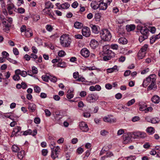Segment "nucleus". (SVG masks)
Returning <instances> with one entry per match:
<instances>
[{
	"label": "nucleus",
	"instance_id": "f257e3e1",
	"mask_svg": "<svg viewBox=\"0 0 160 160\" xmlns=\"http://www.w3.org/2000/svg\"><path fill=\"white\" fill-rule=\"evenodd\" d=\"M100 34L102 39L105 41H110L112 37L110 31L106 29L102 30Z\"/></svg>",
	"mask_w": 160,
	"mask_h": 160
},
{
	"label": "nucleus",
	"instance_id": "f03ea898",
	"mask_svg": "<svg viewBox=\"0 0 160 160\" xmlns=\"http://www.w3.org/2000/svg\"><path fill=\"white\" fill-rule=\"evenodd\" d=\"M60 43L61 45L65 47H68L70 46L71 40L68 37V35H63L60 38Z\"/></svg>",
	"mask_w": 160,
	"mask_h": 160
},
{
	"label": "nucleus",
	"instance_id": "7ed1b4c3",
	"mask_svg": "<svg viewBox=\"0 0 160 160\" xmlns=\"http://www.w3.org/2000/svg\"><path fill=\"white\" fill-rule=\"evenodd\" d=\"M20 31L27 38H30L33 35L32 30L29 28H26L25 25H23L21 27Z\"/></svg>",
	"mask_w": 160,
	"mask_h": 160
},
{
	"label": "nucleus",
	"instance_id": "20e7f679",
	"mask_svg": "<svg viewBox=\"0 0 160 160\" xmlns=\"http://www.w3.org/2000/svg\"><path fill=\"white\" fill-rule=\"evenodd\" d=\"M137 29L140 31L141 33L144 36H148L149 30L146 27H143L141 24L138 25L137 26Z\"/></svg>",
	"mask_w": 160,
	"mask_h": 160
},
{
	"label": "nucleus",
	"instance_id": "39448f33",
	"mask_svg": "<svg viewBox=\"0 0 160 160\" xmlns=\"http://www.w3.org/2000/svg\"><path fill=\"white\" fill-rule=\"evenodd\" d=\"M147 136L146 134L143 132L138 131L134 132L132 134V137L134 138H143L146 137Z\"/></svg>",
	"mask_w": 160,
	"mask_h": 160
},
{
	"label": "nucleus",
	"instance_id": "423d86ee",
	"mask_svg": "<svg viewBox=\"0 0 160 160\" xmlns=\"http://www.w3.org/2000/svg\"><path fill=\"white\" fill-rule=\"evenodd\" d=\"M60 148L57 146L55 147L53 149H51L52 153L51 157L53 159H55L58 157L59 152H60Z\"/></svg>",
	"mask_w": 160,
	"mask_h": 160
},
{
	"label": "nucleus",
	"instance_id": "0eeeda50",
	"mask_svg": "<svg viewBox=\"0 0 160 160\" xmlns=\"http://www.w3.org/2000/svg\"><path fill=\"white\" fill-rule=\"evenodd\" d=\"M98 98V96L97 94H89L87 98V100L89 102L92 103L97 100Z\"/></svg>",
	"mask_w": 160,
	"mask_h": 160
},
{
	"label": "nucleus",
	"instance_id": "6e6552de",
	"mask_svg": "<svg viewBox=\"0 0 160 160\" xmlns=\"http://www.w3.org/2000/svg\"><path fill=\"white\" fill-rule=\"evenodd\" d=\"M156 78V76L155 74H152L149 75L146 80L144 81L143 83H146L147 82L149 83L155 82Z\"/></svg>",
	"mask_w": 160,
	"mask_h": 160
},
{
	"label": "nucleus",
	"instance_id": "1a4fd4ad",
	"mask_svg": "<svg viewBox=\"0 0 160 160\" xmlns=\"http://www.w3.org/2000/svg\"><path fill=\"white\" fill-rule=\"evenodd\" d=\"M79 126L80 129L83 132H87L89 130L87 124L84 122H80Z\"/></svg>",
	"mask_w": 160,
	"mask_h": 160
},
{
	"label": "nucleus",
	"instance_id": "9d476101",
	"mask_svg": "<svg viewBox=\"0 0 160 160\" xmlns=\"http://www.w3.org/2000/svg\"><path fill=\"white\" fill-rule=\"evenodd\" d=\"M82 35L86 37H89L91 33L89 28L86 27L83 28L82 29Z\"/></svg>",
	"mask_w": 160,
	"mask_h": 160
},
{
	"label": "nucleus",
	"instance_id": "9b49d317",
	"mask_svg": "<svg viewBox=\"0 0 160 160\" xmlns=\"http://www.w3.org/2000/svg\"><path fill=\"white\" fill-rule=\"evenodd\" d=\"M123 142L124 144H127L131 142V136L130 134H125L123 135Z\"/></svg>",
	"mask_w": 160,
	"mask_h": 160
},
{
	"label": "nucleus",
	"instance_id": "f8f14e48",
	"mask_svg": "<svg viewBox=\"0 0 160 160\" xmlns=\"http://www.w3.org/2000/svg\"><path fill=\"white\" fill-rule=\"evenodd\" d=\"M81 53L82 56L85 58L88 57L90 55L89 51L86 48L82 49L81 51Z\"/></svg>",
	"mask_w": 160,
	"mask_h": 160
},
{
	"label": "nucleus",
	"instance_id": "ddd939ff",
	"mask_svg": "<svg viewBox=\"0 0 160 160\" xmlns=\"http://www.w3.org/2000/svg\"><path fill=\"white\" fill-rule=\"evenodd\" d=\"M103 120L106 122H108L110 123H112L116 121V119L108 117H105L103 118Z\"/></svg>",
	"mask_w": 160,
	"mask_h": 160
},
{
	"label": "nucleus",
	"instance_id": "4468645a",
	"mask_svg": "<svg viewBox=\"0 0 160 160\" xmlns=\"http://www.w3.org/2000/svg\"><path fill=\"white\" fill-rule=\"evenodd\" d=\"M14 7L15 6L13 3L8 5L7 10L10 15L12 14L13 12V9Z\"/></svg>",
	"mask_w": 160,
	"mask_h": 160
},
{
	"label": "nucleus",
	"instance_id": "2eb2a0df",
	"mask_svg": "<svg viewBox=\"0 0 160 160\" xmlns=\"http://www.w3.org/2000/svg\"><path fill=\"white\" fill-rule=\"evenodd\" d=\"M91 6L94 9H97L99 7L98 2L95 1H92L91 3Z\"/></svg>",
	"mask_w": 160,
	"mask_h": 160
},
{
	"label": "nucleus",
	"instance_id": "dca6fc26",
	"mask_svg": "<svg viewBox=\"0 0 160 160\" xmlns=\"http://www.w3.org/2000/svg\"><path fill=\"white\" fill-rule=\"evenodd\" d=\"M21 130V128L19 126H16L13 130L12 134L11 136L12 137L14 135H16V134L18 133Z\"/></svg>",
	"mask_w": 160,
	"mask_h": 160
},
{
	"label": "nucleus",
	"instance_id": "f3484780",
	"mask_svg": "<svg viewBox=\"0 0 160 160\" xmlns=\"http://www.w3.org/2000/svg\"><path fill=\"white\" fill-rule=\"evenodd\" d=\"M107 4L103 2H101L99 3V7L100 10H105L107 8Z\"/></svg>",
	"mask_w": 160,
	"mask_h": 160
},
{
	"label": "nucleus",
	"instance_id": "a211bd4d",
	"mask_svg": "<svg viewBox=\"0 0 160 160\" xmlns=\"http://www.w3.org/2000/svg\"><path fill=\"white\" fill-rule=\"evenodd\" d=\"M28 108L29 110L31 111L32 112H34L36 110V106L34 103H30L29 104Z\"/></svg>",
	"mask_w": 160,
	"mask_h": 160
},
{
	"label": "nucleus",
	"instance_id": "6ab92c4d",
	"mask_svg": "<svg viewBox=\"0 0 160 160\" xmlns=\"http://www.w3.org/2000/svg\"><path fill=\"white\" fill-rule=\"evenodd\" d=\"M152 101L155 103H158L160 102V98L158 96H154L152 98Z\"/></svg>",
	"mask_w": 160,
	"mask_h": 160
},
{
	"label": "nucleus",
	"instance_id": "aec40b11",
	"mask_svg": "<svg viewBox=\"0 0 160 160\" xmlns=\"http://www.w3.org/2000/svg\"><path fill=\"white\" fill-rule=\"evenodd\" d=\"M118 42L120 44H125L127 43L128 40L125 38L122 37L118 39Z\"/></svg>",
	"mask_w": 160,
	"mask_h": 160
},
{
	"label": "nucleus",
	"instance_id": "412c9836",
	"mask_svg": "<svg viewBox=\"0 0 160 160\" xmlns=\"http://www.w3.org/2000/svg\"><path fill=\"white\" fill-rule=\"evenodd\" d=\"M157 89V86L155 84V82H152L148 87V90H150L152 89L154 90H156Z\"/></svg>",
	"mask_w": 160,
	"mask_h": 160
},
{
	"label": "nucleus",
	"instance_id": "4be33fe9",
	"mask_svg": "<svg viewBox=\"0 0 160 160\" xmlns=\"http://www.w3.org/2000/svg\"><path fill=\"white\" fill-rule=\"evenodd\" d=\"M83 26V24L78 22H76L74 24V27L75 28L78 29L81 28Z\"/></svg>",
	"mask_w": 160,
	"mask_h": 160
},
{
	"label": "nucleus",
	"instance_id": "5701e85b",
	"mask_svg": "<svg viewBox=\"0 0 160 160\" xmlns=\"http://www.w3.org/2000/svg\"><path fill=\"white\" fill-rule=\"evenodd\" d=\"M90 45L91 47L95 48L98 46V42L95 40H92L90 42Z\"/></svg>",
	"mask_w": 160,
	"mask_h": 160
},
{
	"label": "nucleus",
	"instance_id": "b1692460",
	"mask_svg": "<svg viewBox=\"0 0 160 160\" xmlns=\"http://www.w3.org/2000/svg\"><path fill=\"white\" fill-rule=\"evenodd\" d=\"M135 28V26L134 25H128L126 26V29L128 32L133 30Z\"/></svg>",
	"mask_w": 160,
	"mask_h": 160
},
{
	"label": "nucleus",
	"instance_id": "393cba45",
	"mask_svg": "<svg viewBox=\"0 0 160 160\" xmlns=\"http://www.w3.org/2000/svg\"><path fill=\"white\" fill-rule=\"evenodd\" d=\"M45 8L48 9L53 8V5L50 1L47 2L45 3Z\"/></svg>",
	"mask_w": 160,
	"mask_h": 160
},
{
	"label": "nucleus",
	"instance_id": "a878e982",
	"mask_svg": "<svg viewBox=\"0 0 160 160\" xmlns=\"http://www.w3.org/2000/svg\"><path fill=\"white\" fill-rule=\"evenodd\" d=\"M70 7V4L68 2H65L62 4L61 5V9H67Z\"/></svg>",
	"mask_w": 160,
	"mask_h": 160
},
{
	"label": "nucleus",
	"instance_id": "bb28decb",
	"mask_svg": "<svg viewBox=\"0 0 160 160\" xmlns=\"http://www.w3.org/2000/svg\"><path fill=\"white\" fill-rule=\"evenodd\" d=\"M139 110L141 111H145L147 105L145 103H141L139 105Z\"/></svg>",
	"mask_w": 160,
	"mask_h": 160
},
{
	"label": "nucleus",
	"instance_id": "cd10ccee",
	"mask_svg": "<svg viewBox=\"0 0 160 160\" xmlns=\"http://www.w3.org/2000/svg\"><path fill=\"white\" fill-rule=\"evenodd\" d=\"M24 156V151L23 150L21 151L20 152H18V156L20 159H22L23 158Z\"/></svg>",
	"mask_w": 160,
	"mask_h": 160
},
{
	"label": "nucleus",
	"instance_id": "c85d7f7f",
	"mask_svg": "<svg viewBox=\"0 0 160 160\" xmlns=\"http://www.w3.org/2000/svg\"><path fill=\"white\" fill-rule=\"evenodd\" d=\"M92 32L94 33L97 34L99 32V31L98 30V28L95 25H92Z\"/></svg>",
	"mask_w": 160,
	"mask_h": 160
},
{
	"label": "nucleus",
	"instance_id": "c756f323",
	"mask_svg": "<svg viewBox=\"0 0 160 160\" xmlns=\"http://www.w3.org/2000/svg\"><path fill=\"white\" fill-rule=\"evenodd\" d=\"M12 151L14 152H17L19 151V148L16 145H14L12 146Z\"/></svg>",
	"mask_w": 160,
	"mask_h": 160
},
{
	"label": "nucleus",
	"instance_id": "7c9ffc66",
	"mask_svg": "<svg viewBox=\"0 0 160 160\" xmlns=\"http://www.w3.org/2000/svg\"><path fill=\"white\" fill-rule=\"evenodd\" d=\"M146 131L150 133V134H152L154 132V128L152 127L148 128L146 129Z\"/></svg>",
	"mask_w": 160,
	"mask_h": 160
},
{
	"label": "nucleus",
	"instance_id": "2f4dec72",
	"mask_svg": "<svg viewBox=\"0 0 160 160\" xmlns=\"http://www.w3.org/2000/svg\"><path fill=\"white\" fill-rule=\"evenodd\" d=\"M57 65L58 67L63 68L66 66V63L65 62H61V60L59 62Z\"/></svg>",
	"mask_w": 160,
	"mask_h": 160
},
{
	"label": "nucleus",
	"instance_id": "473e14b6",
	"mask_svg": "<svg viewBox=\"0 0 160 160\" xmlns=\"http://www.w3.org/2000/svg\"><path fill=\"white\" fill-rule=\"evenodd\" d=\"M44 8L43 10V12L47 15H48L50 17H53L52 15L50 12V10Z\"/></svg>",
	"mask_w": 160,
	"mask_h": 160
},
{
	"label": "nucleus",
	"instance_id": "72a5a7b5",
	"mask_svg": "<svg viewBox=\"0 0 160 160\" xmlns=\"http://www.w3.org/2000/svg\"><path fill=\"white\" fill-rule=\"evenodd\" d=\"M146 53H142L141 51H139L138 54V56L139 59L142 58L145 56Z\"/></svg>",
	"mask_w": 160,
	"mask_h": 160
},
{
	"label": "nucleus",
	"instance_id": "f704fd0d",
	"mask_svg": "<svg viewBox=\"0 0 160 160\" xmlns=\"http://www.w3.org/2000/svg\"><path fill=\"white\" fill-rule=\"evenodd\" d=\"M117 68V66H115L112 68L107 69V71L108 73H112Z\"/></svg>",
	"mask_w": 160,
	"mask_h": 160
},
{
	"label": "nucleus",
	"instance_id": "c9c22d12",
	"mask_svg": "<svg viewBox=\"0 0 160 160\" xmlns=\"http://www.w3.org/2000/svg\"><path fill=\"white\" fill-rule=\"evenodd\" d=\"M71 91L69 90L68 91V93L67 95V98L69 99H71L73 97V94L71 93Z\"/></svg>",
	"mask_w": 160,
	"mask_h": 160
},
{
	"label": "nucleus",
	"instance_id": "e433bc0d",
	"mask_svg": "<svg viewBox=\"0 0 160 160\" xmlns=\"http://www.w3.org/2000/svg\"><path fill=\"white\" fill-rule=\"evenodd\" d=\"M147 36H139L138 40L140 42H141L145 39L148 38Z\"/></svg>",
	"mask_w": 160,
	"mask_h": 160
},
{
	"label": "nucleus",
	"instance_id": "4c0bfd02",
	"mask_svg": "<svg viewBox=\"0 0 160 160\" xmlns=\"http://www.w3.org/2000/svg\"><path fill=\"white\" fill-rule=\"evenodd\" d=\"M148 45L147 44H145L139 51H141L142 53H146L145 52L146 51L147 49L148 48Z\"/></svg>",
	"mask_w": 160,
	"mask_h": 160
},
{
	"label": "nucleus",
	"instance_id": "58836bf2",
	"mask_svg": "<svg viewBox=\"0 0 160 160\" xmlns=\"http://www.w3.org/2000/svg\"><path fill=\"white\" fill-rule=\"evenodd\" d=\"M58 54L59 56L62 57L66 55V53L64 51L61 50L58 52Z\"/></svg>",
	"mask_w": 160,
	"mask_h": 160
},
{
	"label": "nucleus",
	"instance_id": "ea45409f",
	"mask_svg": "<svg viewBox=\"0 0 160 160\" xmlns=\"http://www.w3.org/2000/svg\"><path fill=\"white\" fill-rule=\"evenodd\" d=\"M159 121L160 120L158 118H153L151 119V123L155 124L158 123Z\"/></svg>",
	"mask_w": 160,
	"mask_h": 160
},
{
	"label": "nucleus",
	"instance_id": "a19ab883",
	"mask_svg": "<svg viewBox=\"0 0 160 160\" xmlns=\"http://www.w3.org/2000/svg\"><path fill=\"white\" fill-rule=\"evenodd\" d=\"M110 48L113 50H117L118 49V46L117 44H112L110 45Z\"/></svg>",
	"mask_w": 160,
	"mask_h": 160
},
{
	"label": "nucleus",
	"instance_id": "79ce46f5",
	"mask_svg": "<svg viewBox=\"0 0 160 160\" xmlns=\"http://www.w3.org/2000/svg\"><path fill=\"white\" fill-rule=\"evenodd\" d=\"M135 102V100L134 99H132L128 102L127 103V105L128 106H130L133 104Z\"/></svg>",
	"mask_w": 160,
	"mask_h": 160
},
{
	"label": "nucleus",
	"instance_id": "37998d69",
	"mask_svg": "<svg viewBox=\"0 0 160 160\" xmlns=\"http://www.w3.org/2000/svg\"><path fill=\"white\" fill-rule=\"evenodd\" d=\"M105 49H107V51H106V52H105V51H104L105 52H104L105 53H106L107 54H108V53L111 52V51L109 50V47L108 45H106L103 48V50H104Z\"/></svg>",
	"mask_w": 160,
	"mask_h": 160
},
{
	"label": "nucleus",
	"instance_id": "c03bdc74",
	"mask_svg": "<svg viewBox=\"0 0 160 160\" xmlns=\"http://www.w3.org/2000/svg\"><path fill=\"white\" fill-rule=\"evenodd\" d=\"M32 133V131L31 129H28L27 131H24L23 133V135L25 136L28 135H30Z\"/></svg>",
	"mask_w": 160,
	"mask_h": 160
},
{
	"label": "nucleus",
	"instance_id": "a18cd8bd",
	"mask_svg": "<svg viewBox=\"0 0 160 160\" xmlns=\"http://www.w3.org/2000/svg\"><path fill=\"white\" fill-rule=\"evenodd\" d=\"M7 60L9 61L11 63L14 64H16L17 63V62L10 58H7Z\"/></svg>",
	"mask_w": 160,
	"mask_h": 160
},
{
	"label": "nucleus",
	"instance_id": "49530a36",
	"mask_svg": "<svg viewBox=\"0 0 160 160\" xmlns=\"http://www.w3.org/2000/svg\"><path fill=\"white\" fill-rule=\"evenodd\" d=\"M42 80L45 82H48L49 80V77L46 76H42Z\"/></svg>",
	"mask_w": 160,
	"mask_h": 160
},
{
	"label": "nucleus",
	"instance_id": "de8ad7c7",
	"mask_svg": "<svg viewBox=\"0 0 160 160\" xmlns=\"http://www.w3.org/2000/svg\"><path fill=\"white\" fill-rule=\"evenodd\" d=\"M32 72L33 74H37L38 72L37 68L34 66L32 67Z\"/></svg>",
	"mask_w": 160,
	"mask_h": 160
},
{
	"label": "nucleus",
	"instance_id": "09e8293b",
	"mask_svg": "<svg viewBox=\"0 0 160 160\" xmlns=\"http://www.w3.org/2000/svg\"><path fill=\"white\" fill-rule=\"evenodd\" d=\"M149 30L152 32V33H154L156 31V28L155 27H149Z\"/></svg>",
	"mask_w": 160,
	"mask_h": 160
},
{
	"label": "nucleus",
	"instance_id": "8fccbe9b",
	"mask_svg": "<svg viewBox=\"0 0 160 160\" xmlns=\"http://www.w3.org/2000/svg\"><path fill=\"white\" fill-rule=\"evenodd\" d=\"M140 119V118L138 116H135L132 118V120L133 122L138 121Z\"/></svg>",
	"mask_w": 160,
	"mask_h": 160
},
{
	"label": "nucleus",
	"instance_id": "3c124183",
	"mask_svg": "<svg viewBox=\"0 0 160 160\" xmlns=\"http://www.w3.org/2000/svg\"><path fill=\"white\" fill-rule=\"evenodd\" d=\"M13 79L15 81H18L20 79V76L19 75L16 74L13 77Z\"/></svg>",
	"mask_w": 160,
	"mask_h": 160
},
{
	"label": "nucleus",
	"instance_id": "603ef678",
	"mask_svg": "<svg viewBox=\"0 0 160 160\" xmlns=\"http://www.w3.org/2000/svg\"><path fill=\"white\" fill-rule=\"evenodd\" d=\"M34 90L35 92L38 93L40 92L41 89L38 86H37L34 87Z\"/></svg>",
	"mask_w": 160,
	"mask_h": 160
},
{
	"label": "nucleus",
	"instance_id": "864d4df0",
	"mask_svg": "<svg viewBox=\"0 0 160 160\" xmlns=\"http://www.w3.org/2000/svg\"><path fill=\"white\" fill-rule=\"evenodd\" d=\"M49 80H50L52 82H56L57 81V79L56 77L51 76L49 77Z\"/></svg>",
	"mask_w": 160,
	"mask_h": 160
},
{
	"label": "nucleus",
	"instance_id": "5fc2aeb1",
	"mask_svg": "<svg viewBox=\"0 0 160 160\" xmlns=\"http://www.w3.org/2000/svg\"><path fill=\"white\" fill-rule=\"evenodd\" d=\"M55 142L54 141H52L50 143V146L51 148V149H53L55 146Z\"/></svg>",
	"mask_w": 160,
	"mask_h": 160
},
{
	"label": "nucleus",
	"instance_id": "6e6d98bb",
	"mask_svg": "<svg viewBox=\"0 0 160 160\" xmlns=\"http://www.w3.org/2000/svg\"><path fill=\"white\" fill-rule=\"evenodd\" d=\"M48 153V151L47 149H43L42 150V155L44 156H46Z\"/></svg>",
	"mask_w": 160,
	"mask_h": 160
},
{
	"label": "nucleus",
	"instance_id": "4d7b16f0",
	"mask_svg": "<svg viewBox=\"0 0 160 160\" xmlns=\"http://www.w3.org/2000/svg\"><path fill=\"white\" fill-rule=\"evenodd\" d=\"M34 122L35 123L38 124L40 122V119L39 118H36L34 119Z\"/></svg>",
	"mask_w": 160,
	"mask_h": 160
},
{
	"label": "nucleus",
	"instance_id": "13d9d810",
	"mask_svg": "<svg viewBox=\"0 0 160 160\" xmlns=\"http://www.w3.org/2000/svg\"><path fill=\"white\" fill-rule=\"evenodd\" d=\"M83 116L85 118H89L90 117L91 115L89 112H87L83 113Z\"/></svg>",
	"mask_w": 160,
	"mask_h": 160
},
{
	"label": "nucleus",
	"instance_id": "bf43d9fd",
	"mask_svg": "<svg viewBox=\"0 0 160 160\" xmlns=\"http://www.w3.org/2000/svg\"><path fill=\"white\" fill-rule=\"evenodd\" d=\"M125 57L124 56H121L118 58L119 61L120 62H123L125 60Z\"/></svg>",
	"mask_w": 160,
	"mask_h": 160
},
{
	"label": "nucleus",
	"instance_id": "052dcab7",
	"mask_svg": "<svg viewBox=\"0 0 160 160\" xmlns=\"http://www.w3.org/2000/svg\"><path fill=\"white\" fill-rule=\"evenodd\" d=\"M108 133V132L104 130H102L100 132V134L103 136L106 135Z\"/></svg>",
	"mask_w": 160,
	"mask_h": 160
},
{
	"label": "nucleus",
	"instance_id": "680f3d73",
	"mask_svg": "<svg viewBox=\"0 0 160 160\" xmlns=\"http://www.w3.org/2000/svg\"><path fill=\"white\" fill-rule=\"evenodd\" d=\"M85 80V79L84 77H79L76 81L78 82H83Z\"/></svg>",
	"mask_w": 160,
	"mask_h": 160
},
{
	"label": "nucleus",
	"instance_id": "e2e57ef3",
	"mask_svg": "<svg viewBox=\"0 0 160 160\" xmlns=\"http://www.w3.org/2000/svg\"><path fill=\"white\" fill-rule=\"evenodd\" d=\"M47 30L49 31H51L52 29V28L51 25H47L46 27Z\"/></svg>",
	"mask_w": 160,
	"mask_h": 160
},
{
	"label": "nucleus",
	"instance_id": "0e129e2a",
	"mask_svg": "<svg viewBox=\"0 0 160 160\" xmlns=\"http://www.w3.org/2000/svg\"><path fill=\"white\" fill-rule=\"evenodd\" d=\"M150 145L148 142H146L143 145V147L145 148L146 149H148L150 147Z\"/></svg>",
	"mask_w": 160,
	"mask_h": 160
},
{
	"label": "nucleus",
	"instance_id": "69168bd1",
	"mask_svg": "<svg viewBox=\"0 0 160 160\" xmlns=\"http://www.w3.org/2000/svg\"><path fill=\"white\" fill-rule=\"evenodd\" d=\"M13 53L16 55H17L19 54V52L18 49L16 48H14L13 49Z\"/></svg>",
	"mask_w": 160,
	"mask_h": 160
},
{
	"label": "nucleus",
	"instance_id": "338daca9",
	"mask_svg": "<svg viewBox=\"0 0 160 160\" xmlns=\"http://www.w3.org/2000/svg\"><path fill=\"white\" fill-rule=\"evenodd\" d=\"M131 73V71L129 70H126L124 73V75L125 77H127Z\"/></svg>",
	"mask_w": 160,
	"mask_h": 160
},
{
	"label": "nucleus",
	"instance_id": "774afa93",
	"mask_svg": "<svg viewBox=\"0 0 160 160\" xmlns=\"http://www.w3.org/2000/svg\"><path fill=\"white\" fill-rule=\"evenodd\" d=\"M127 159V160H134L135 158L134 156H130V157H127L125 158Z\"/></svg>",
	"mask_w": 160,
	"mask_h": 160
}]
</instances>
